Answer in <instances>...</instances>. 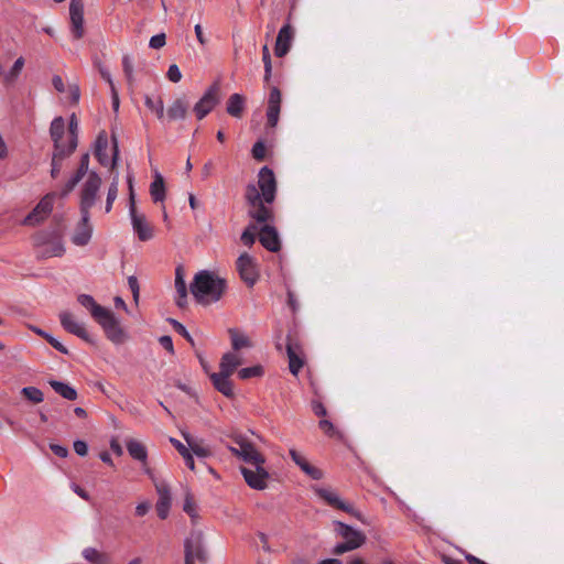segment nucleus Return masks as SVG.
Instances as JSON below:
<instances>
[{
  "instance_id": "obj_27",
  "label": "nucleus",
  "mask_w": 564,
  "mask_h": 564,
  "mask_svg": "<svg viewBox=\"0 0 564 564\" xmlns=\"http://www.w3.org/2000/svg\"><path fill=\"white\" fill-rule=\"evenodd\" d=\"M48 384L57 394L66 400L74 401L78 398L76 389L70 387L68 383L51 379L48 380Z\"/></svg>"
},
{
  "instance_id": "obj_22",
  "label": "nucleus",
  "mask_w": 564,
  "mask_h": 564,
  "mask_svg": "<svg viewBox=\"0 0 564 564\" xmlns=\"http://www.w3.org/2000/svg\"><path fill=\"white\" fill-rule=\"evenodd\" d=\"M209 378L213 382L214 388L224 394L226 398H234V384L232 381L229 379L230 377L224 376L217 372H213L209 375Z\"/></svg>"
},
{
  "instance_id": "obj_31",
  "label": "nucleus",
  "mask_w": 564,
  "mask_h": 564,
  "mask_svg": "<svg viewBox=\"0 0 564 564\" xmlns=\"http://www.w3.org/2000/svg\"><path fill=\"white\" fill-rule=\"evenodd\" d=\"M228 334L230 336L231 347L234 350L252 347L250 338L238 328H229Z\"/></svg>"
},
{
  "instance_id": "obj_20",
  "label": "nucleus",
  "mask_w": 564,
  "mask_h": 564,
  "mask_svg": "<svg viewBox=\"0 0 564 564\" xmlns=\"http://www.w3.org/2000/svg\"><path fill=\"white\" fill-rule=\"evenodd\" d=\"M259 241L269 251L276 252L280 250V239L276 229L270 225H264L260 229Z\"/></svg>"
},
{
  "instance_id": "obj_10",
  "label": "nucleus",
  "mask_w": 564,
  "mask_h": 564,
  "mask_svg": "<svg viewBox=\"0 0 564 564\" xmlns=\"http://www.w3.org/2000/svg\"><path fill=\"white\" fill-rule=\"evenodd\" d=\"M56 193H47L32 212L23 219L22 224L25 226H36L42 223L53 210V204Z\"/></svg>"
},
{
  "instance_id": "obj_63",
  "label": "nucleus",
  "mask_w": 564,
  "mask_h": 564,
  "mask_svg": "<svg viewBox=\"0 0 564 564\" xmlns=\"http://www.w3.org/2000/svg\"><path fill=\"white\" fill-rule=\"evenodd\" d=\"M312 411L314 412V414L316 416H321V417L326 416V414H327V410L324 406V404L321 401H316V400H314L312 402Z\"/></svg>"
},
{
  "instance_id": "obj_48",
  "label": "nucleus",
  "mask_w": 564,
  "mask_h": 564,
  "mask_svg": "<svg viewBox=\"0 0 564 564\" xmlns=\"http://www.w3.org/2000/svg\"><path fill=\"white\" fill-rule=\"evenodd\" d=\"M359 549V543H355L352 541H344V542H340V543H337L333 550H332V553L334 555H343L344 553H347V552H350V551H354V550H357Z\"/></svg>"
},
{
  "instance_id": "obj_56",
  "label": "nucleus",
  "mask_w": 564,
  "mask_h": 564,
  "mask_svg": "<svg viewBox=\"0 0 564 564\" xmlns=\"http://www.w3.org/2000/svg\"><path fill=\"white\" fill-rule=\"evenodd\" d=\"M128 284H129V288H130V290L132 292L134 302L138 303L139 294H140V285H139L137 276L130 275L128 278Z\"/></svg>"
},
{
  "instance_id": "obj_36",
  "label": "nucleus",
  "mask_w": 564,
  "mask_h": 564,
  "mask_svg": "<svg viewBox=\"0 0 564 564\" xmlns=\"http://www.w3.org/2000/svg\"><path fill=\"white\" fill-rule=\"evenodd\" d=\"M89 173L87 169L78 165L75 174L67 181L63 189L61 191V197H66L73 189L76 187V185L83 180V177Z\"/></svg>"
},
{
  "instance_id": "obj_51",
  "label": "nucleus",
  "mask_w": 564,
  "mask_h": 564,
  "mask_svg": "<svg viewBox=\"0 0 564 564\" xmlns=\"http://www.w3.org/2000/svg\"><path fill=\"white\" fill-rule=\"evenodd\" d=\"M254 230H256V227L250 226L249 228L245 229L243 232L241 234L240 239L245 246L251 247L254 243V241H256Z\"/></svg>"
},
{
  "instance_id": "obj_9",
  "label": "nucleus",
  "mask_w": 564,
  "mask_h": 564,
  "mask_svg": "<svg viewBox=\"0 0 564 564\" xmlns=\"http://www.w3.org/2000/svg\"><path fill=\"white\" fill-rule=\"evenodd\" d=\"M235 443L239 448L229 446V451L243 462L252 465L264 464V457L257 451L254 445L242 436L235 437Z\"/></svg>"
},
{
  "instance_id": "obj_23",
  "label": "nucleus",
  "mask_w": 564,
  "mask_h": 564,
  "mask_svg": "<svg viewBox=\"0 0 564 564\" xmlns=\"http://www.w3.org/2000/svg\"><path fill=\"white\" fill-rule=\"evenodd\" d=\"M188 111V102L185 97L176 98L173 104L167 108L166 116L170 121L183 120L186 118Z\"/></svg>"
},
{
  "instance_id": "obj_33",
  "label": "nucleus",
  "mask_w": 564,
  "mask_h": 564,
  "mask_svg": "<svg viewBox=\"0 0 564 564\" xmlns=\"http://www.w3.org/2000/svg\"><path fill=\"white\" fill-rule=\"evenodd\" d=\"M150 194L154 203L163 202L165 199V183L160 173H156L153 182L150 185Z\"/></svg>"
},
{
  "instance_id": "obj_41",
  "label": "nucleus",
  "mask_w": 564,
  "mask_h": 564,
  "mask_svg": "<svg viewBox=\"0 0 564 564\" xmlns=\"http://www.w3.org/2000/svg\"><path fill=\"white\" fill-rule=\"evenodd\" d=\"M166 322L173 327V329L180 334L182 337L185 338V340L191 345V346H195V340L194 338L192 337V335L187 332L186 327L180 323L178 321L172 318V317H169L166 319Z\"/></svg>"
},
{
  "instance_id": "obj_24",
  "label": "nucleus",
  "mask_w": 564,
  "mask_h": 564,
  "mask_svg": "<svg viewBox=\"0 0 564 564\" xmlns=\"http://www.w3.org/2000/svg\"><path fill=\"white\" fill-rule=\"evenodd\" d=\"M77 301L83 307L90 312V315L95 321H97L101 316V314H104L105 311L107 310V307H104L100 304H98L95 301V299L89 294H79L77 296Z\"/></svg>"
},
{
  "instance_id": "obj_62",
  "label": "nucleus",
  "mask_w": 564,
  "mask_h": 564,
  "mask_svg": "<svg viewBox=\"0 0 564 564\" xmlns=\"http://www.w3.org/2000/svg\"><path fill=\"white\" fill-rule=\"evenodd\" d=\"M68 90H69L70 101L73 104L77 105L78 101H79V98H80L79 86L77 84H69L68 85Z\"/></svg>"
},
{
  "instance_id": "obj_8",
  "label": "nucleus",
  "mask_w": 564,
  "mask_h": 564,
  "mask_svg": "<svg viewBox=\"0 0 564 564\" xmlns=\"http://www.w3.org/2000/svg\"><path fill=\"white\" fill-rule=\"evenodd\" d=\"M219 83L215 82L196 102L194 112L198 120L204 119L219 104Z\"/></svg>"
},
{
  "instance_id": "obj_57",
  "label": "nucleus",
  "mask_w": 564,
  "mask_h": 564,
  "mask_svg": "<svg viewBox=\"0 0 564 564\" xmlns=\"http://www.w3.org/2000/svg\"><path fill=\"white\" fill-rule=\"evenodd\" d=\"M318 426L327 436L333 437L336 433L334 424L326 419L321 420Z\"/></svg>"
},
{
  "instance_id": "obj_43",
  "label": "nucleus",
  "mask_w": 564,
  "mask_h": 564,
  "mask_svg": "<svg viewBox=\"0 0 564 564\" xmlns=\"http://www.w3.org/2000/svg\"><path fill=\"white\" fill-rule=\"evenodd\" d=\"M189 539L193 542V561L196 558L202 563H206L207 555L202 544L200 533L196 535L195 540H193L192 538Z\"/></svg>"
},
{
  "instance_id": "obj_28",
  "label": "nucleus",
  "mask_w": 564,
  "mask_h": 564,
  "mask_svg": "<svg viewBox=\"0 0 564 564\" xmlns=\"http://www.w3.org/2000/svg\"><path fill=\"white\" fill-rule=\"evenodd\" d=\"M108 148V138L105 131H101L95 141V156L97 161L106 166L108 165V155L106 153V150Z\"/></svg>"
},
{
  "instance_id": "obj_53",
  "label": "nucleus",
  "mask_w": 564,
  "mask_h": 564,
  "mask_svg": "<svg viewBox=\"0 0 564 564\" xmlns=\"http://www.w3.org/2000/svg\"><path fill=\"white\" fill-rule=\"evenodd\" d=\"M122 67L128 83L131 84L133 82V66L129 55L122 57Z\"/></svg>"
},
{
  "instance_id": "obj_13",
  "label": "nucleus",
  "mask_w": 564,
  "mask_h": 564,
  "mask_svg": "<svg viewBox=\"0 0 564 564\" xmlns=\"http://www.w3.org/2000/svg\"><path fill=\"white\" fill-rule=\"evenodd\" d=\"M256 470L247 467H240V471L248 486L256 490H262L267 487L269 473L263 468V464L254 465Z\"/></svg>"
},
{
  "instance_id": "obj_60",
  "label": "nucleus",
  "mask_w": 564,
  "mask_h": 564,
  "mask_svg": "<svg viewBox=\"0 0 564 564\" xmlns=\"http://www.w3.org/2000/svg\"><path fill=\"white\" fill-rule=\"evenodd\" d=\"M160 345L167 350L171 355H174V346L172 337L169 335H163L159 338Z\"/></svg>"
},
{
  "instance_id": "obj_14",
  "label": "nucleus",
  "mask_w": 564,
  "mask_h": 564,
  "mask_svg": "<svg viewBox=\"0 0 564 564\" xmlns=\"http://www.w3.org/2000/svg\"><path fill=\"white\" fill-rule=\"evenodd\" d=\"M290 456L291 459L294 462V464L311 479L319 480L324 477V473L318 467L313 466L305 455H303L301 452L291 448L290 449Z\"/></svg>"
},
{
  "instance_id": "obj_19",
  "label": "nucleus",
  "mask_w": 564,
  "mask_h": 564,
  "mask_svg": "<svg viewBox=\"0 0 564 564\" xmlns=\"http://www.w3.org/2000/svg\"><path fill=\"white\" fill-rule=\"evenodd\" d=\"M334 525L336 533L339 536H341L345 541H352L355 543H359V547L366 543L367 538L361 531L356 530L341 521H335Z\"/></svg>"
},
{
  "instance_id": "obj_50",
  "label": "nucleus",
  "mask_w": 564,
  "mask_h": 564,
  "mask_svg": "<svg viewBox=\"0 0 564 564\" xmlns=\"http://www.w3.org/2000/svg\"><path fill=\"white\" fill-rule=\"evenodd\" d=\"M265 144H264V141L263 140H258L253 147H252V150H251V154H252V158L256 160V161H263L265 159Z\"/></svg>"
},
{
  "instance_id": "obj_59",
  "label": "nucleus",
  "mask_w": 564,
  "mask_h": 564,
  "mask_svg": "<svg viewBox=\"0 0 564 564\" xmlns=\"http://www.w3.org/2000/svg\"><path fill=\"white\" fill-rule=\"evenodd\" d=\"M112 142V160H111V170H115L119 160V144L118 139L115 134L111 135Z\"/></svg>"
},
{
  "instance_id": "obj_18",
  "label": "nucleus",
  "mask_w": 564,
  "mask_h": 564,
  "mask_svg": "<svg viewBox=\"0 0 564 564\" xmlns=\"http://www.w3.org/2000/svg\"><path fill=\"white\" fill-rule=\"evenodd\" d=\"M90 214H80V221L77 224L76 231L72 238L73 243L76 246H85L91 238L93 227L89 224Z\"/></svg>"
},
{
  "instance_id": "obj_61",
  "label": "nucleus",
  "mask_w": 564,
  "mask_h": 564,
  "mask_svg": "<svg viewBox=\"0 0 564 564\" xmlns=\"http://www.w3.org/2000/svg\"><path fill=\"white\" fill-rule=\"evenodd\" d=\"M74 451L77 455L84 457L88 453V445L85 441L77 440L73 444Z\"/></svg>"
},
{
  "instance_id": "obj_55",
  "label": "nucleus",
  "mask_w": 564,
  "mask_h": 564,
  "mask_svg": "<svg viewBox=\"0 0 564 564\" xmlns=\"http://www.w3.org/2000/svg\"><path fill=\"white\" fill-rule=\"evenodd\" d=\"M166 76L172 83H178L182 79V73L176 64L170 65Z\"/></svg>"
},
{
  "instance_id": "obj_49",
  "label": "nucleus",
  "mask_w": 564,
  "mask_h": 564,
  "mask_svg": "<svg viewBox=\"0 0 564 564\" xmlns=\"http://www.w3.org/2000/svg\"><path fill=\"white\" fill-rule=\"evenodd\" d=\"M262 61L264 64V78L263 79L268 84L270 82L271 74H272V63H271L269 47L267 44H264L262 47Z\"/></svg>"
},
{
  "instance_id": "obj_17",
  "label": "nucleus",
  "mask_w": 564,
  "mask_h": 564,
  "mask_svg": "<svg viewBox=\"0 0 564 564\" xmlns=\"http://www.w3.org/2000/svg\"><path fill=\"white\" fill-rule=\"evenodd\" d=\"M155 489L159 495V499L155 505L158 517L162 520L166 519L171 508V491L170 487L165 482L155 484Z\"/></svg>"
},
{
  "instance_id": "obj_58",
  "label": "nucleus",
  "mask_w": 564,
  "mask_h": 564,
  "mask_svg": "<svg viewBox=\"0 0 564 564\" xmlns=\"http://www.w3.org/2000/svg\"><path fill=\"white\" fill-rule=\"evenodd\" d=\"M184 560L185 564H194L193 562V542L191 539H186L184 542Z\"/></svg>"
},
{
  "instance_id": "obj_32",
  "label": "nucleus",
  "mask_w": 564,
  "mask_h": 564,
  "mask_svg": "<svg viewBox=\"0 0 564 564\" xmlns=\"http://www.w3.org/2000/svg\"><path fill=\"white\" fill-rule=\"evenodd\" d=\"M245 97L240 94H232L228 101L226 111L235 118H241L243 115Z\"/></svg>"
},
{
  "instance_id": "obj_35",
  "label": "nucleus",
  "mask_w": 564,
  "mask_h": 564,
  "mask_svg": "<svg viewBox=\"0 0 564 564\" xmlns=\"http://www.w3.org/2000/svg\"><path fill=\"white\" fill-rule=\"evenodd\" d=\"M68 144L67 149L75 152L78 145V120L75 113H72L68 121Z\"/></svg>"
},
{
  "instance_id": "obj_46",
  "label": "nucleus",
  "mask_w": 564,
  "mask_h": 564,
  "mask_svg": "<svg viewBox=\"0 0 564 564\" xmlns=\"http://www.w3.org/2000/svg\"><path fill=\"white\" fill-rule=\"evenodd\" d=\"M175 289L177 292V295H181V297H187V288L186 283L183 276V268L177 267L175 272Z\"/></svg>"
},
{
  "instance_id": "obj_3",
  "label": "nucleus",
  "mask_w": 564,
  "mask_h": 564,
  "mask_svg": "<svg viewBox=\"0 0 564 564\" xmlns=\"http://www.w3.org/2000/svg\"><path fill=\"white\" fill-rule=\"evenodd\" d=\"M127 183H128V187H129V213H130L133 230L135 231L139 240H141V241L151 240L153 238L152 226L147 221V218L143 214L137 213L135 195H134V189H133V176L132 175H128Z\"/></svg>"
},
{
  "instance_id": "obj_40",
  "label": "nucleus",
  "mask_w": 564,
  "mask_h": 564,
  "mask_svg": "<svg viewBox=\"0 0 564 564\" xmlns=\"http://www.w3.org/2000/svg\"><path fill=\"white\" fill-rule=\"evenodd\" d=\"M21 394L32 403H41L44 400L43 392L36 387H24Z\"/></svg>"
},
{
  "instance_id": "obj_5",
  "label": "nucleus",
  "mask_w": 564,
  "mask_h": 564,
  "mask_svg": "<svg viewBox=\"0 0 564 564\" xmlns=\"http://www.w3.org/2000/svg\"><path fill=\"white\" fill-rule=\"evenodd\" d=\"M101 177L96 171H90L80 191L79 210L86 214L95 205L97 193L101 186Z\"/></svg>"
},
{
  "instance_id": "obj_45",
  "label": "nucleus",
  "mask_w": 564,
  "mask_h": 564,
  "mask_svg": "<svg viewBox=\"0 0 564 564\" xmlns=\"http://www.w3.org/2000/svg\"><path fill=\"white\" fill-rule=\"evenodd\" d=\"M145 106L153 111L159 119H162L164 117V105L163 100L159 98L156 101H154L150 96H145Z\"/></svg>"
},
{
  "instance_id": "obj_39",
  "label": "nucleus",
  "mask_w": 564,
  "mask_h": 564,
  "mask_svg": "<svg viewBox=\"0 0 564 564\" xmlns=\"http://www.w3.org/2000/svg\"><path fill=\"white\" fill-rule=\"evenodd\" d=\"M183 510L191 517L193 522L198 518L197 506L194 496L189 490H186L185 492Z\"/></svg>"
},
{
  "instance_id": "obj_64",
  "label": "nucleus",
  "mask_w": 564,
  "mask_h": 564,
  "mask_svg": "<svg viewBox=\"0 0 564 564\" xmlns=\"http://www.w3.org/2000/svg\"><path fill=\"white\" fill-rule=\"evenodd\" d=\"M51 451L58 457L65 458L68 455V449L65 446L58 444H50Z\"/></svg>"
},
{
  "instance_id": "obj_29",
  "label": "nucleus",
  "mask_w": 564,
  "mask_h": 564,
  "mask_svg": "<svg viewBox=\"0 0 564 564\" xmlns=\"http://www.w3.org/2000/svg\"><path fill=\"white\" fill-rule=\"evenodd\" d=\"M83 557L91 564H111V556L95 547H86L83 551Z\"/></svg>"
},
{
  "instance_id": "obj_52",
  "label": "nucleus",
  "mask_w": 564,
  "mask_h": 564,
  "mask_svg": "<svg viewBox=\"0 0 564 564\" xmlns=\"http://www.w3.org/2000/svg\"><path fill=\"white\" fill-rule=\"evenodd\" d=\"M294 29L290 24H284V56L289 53L294 39Z\"/></svg>"
},
{
  "instance_id": "obj_4",
  "label": "nucleus",
  "mask_w": 564,
  "mask_h": 564,
  "mask_svg": "<svg viewBox=\"0 0 564 564\" xmlns=\"http://www.w3.org/2000/svg\"><path fill=\"white\" fill-rule=\"evenodd\" d=\"M102 328L107 339L116 345L123 344L128 339V335L116 317L115 313L107 308L101 316L95 321Z\"/></svg>"
},
{
  "instance_id": "obj_16",
  "label": "nucleus",
  "mask_w": 564,
  "mask_h": 564,
  "mask_svg": "<svg viewBox=\"0 0 564 564\" xmlns=\"http://www.w3.org/2000/svg\"><path fill=\"white\" fill-rule=\"evenodd\" d=\"M289 358V370L293 376H297L306 362L305 354L300 345L289 343L285 346Z\"/></svg>"
},
{
  "instance_id": "obj_12",
  "label": "nucleus",
  "mask_w": 564,
  "mask_h": 564,
  "mask_svg": "<svg viewBox=\"0 0 564 564\" xmlns=\"http://www.w3.org/2000/svg\"><path fill=\"white\" fill-rule=\"evenodd\" d=\"M59 322L62 327L69 334H73L80 339L85 340L86 343L93 344L94 340L91 339L89 333L85 328V326L80 323H78L75 319V316L68 312L63 311L59 313Z\"/></svg>"
},
{
  "instance_id": "obj_21",
  "label": "nucleus",
  "mask_w": 564,
  "mask_h": 564,
  "mask_svg": "<svg viewBox=\"0 0 564 564\" xmlns=\"http://www.w3.org/2000/svg\"><path fill=\"white\" fill-rule=\"evenodd\" d=\"M65 133V121L63 117H56L51 122L50 135L53 141L54 150H67L62 143L63 135Z\"/></svg>"
},
{
  "instance_id": "obj_1",
  "label": "nucleus",
  "mask_w": 564,
  "mask_h": 564,
  "mask_svg": "<svg viewBox=\"0 0 564 564\" xmlns=\"http://www.w3.org/2000/svg\"><path fill=\"white\" fill-rule=\"evenodd\" d=\"M276 180L273 171L263 166L258 174V186L248 184L245 197L251 207L248 212L249 216L258 223H267L272 220L273 214L271 208L265 204H271L275 199Z\"/></svg>"
},
{
  "instance_id": "obj_30",
  "label": "nucleus",
  "mask_w": 564,
  "mask_h": 564,
  "mask_svg": "<svg viewBox=\"0 0 564 564\" xmlns=\"http://www.w3.org/2000/svg\"><path fill=\"white\" fill-rule=\"evenodd\" d=\"M240 364L241 360L236 355L226 352L221 357L218 373L230 377Z\"/></svg>"
},
{
  "instance_id": "obj_15",
  "label": "nucleus",
  "mask_w": 564,
  "mask_h": 564,
  "mask_svg": "<svg viewBox=\"0 0 564 564\" xmlns=\"http://www.w3.org/2000/svg\"><path fill=\"white\" fill-rule=\"evenodd\" d=\"M281 91L279 87H272L267 110V129L276 127L280 117Z\"/></svg>"
},
{
  "instance_id": "obj_6",
  "label": "nucleus",
  "mask_w": 564,
  "mask_h": 564,
  "mask_svg": "<svg viewBox=\"0 0 564 564\" xmlns=\"http://www.w3.org/2000/svg\"><path fill=\"white\" fill-rule=\"evenodd\" d=\"M313 490L316 494V496L324 500L328 506L347 512L355 517L356 519L360 520L361 522H365V520L362 519V514L359 511H357L350 503L343 501L335 491L317 486H314Z\"/></svg>"
},
{
  "instance_id": "obj_7",
  "label": "nucleus",
  "mask_w": 564,
  "mask_h": 564,
  "mask_svg": "<svg viewBox=\"0 0 564 564\" xmlns=\"http://www.w3.org/2000/svg\"><path fill=\"white\" fill-rule=\"evenodd\" d=\"M236 269L240 279L248 288H252L259 280V271L256 260L247 252H242L238 257L236 261Z\"/></svg>"
},
{
  "instance_id": "obj_38",
  "label": "nucleus",
  "mask_w": 564,
  "mask_h": 564,
  "mask_svg": "<svg viewBox=\"0 0 564 564\" xmlns=\"http://www.w3.org/2000/svg\"><path fill=\"white\" fill-rule=\"evenodd\" d=\"M32 329L37 335L43 337L52 347H54L59 352H62L64 355H68L69 354L68 349L58 339L53 337L51 334H48L45 330H43L41 328H37V327H33Z\"/></svg>"
},
{
  "instance_id": "obj_25",
  "label": "nucleus",
  "mask_w": 564,
  "mask_h": 564,
  "mask_svg": "<svg viewBox=\"0 0 564 564\" xmlns=\"http://www.w3.org/2000/svg\"><path fill=\"white\" fill-rule=\"evenodd\" d=\"M127 451L129 455L135 459L142 463L144 466L148 463V451L147 447L137 440H129L127 442Z\"/></svg>"
},
{
  "instance_id": "obj_47",
  "label": "nucleus",
  "mask_w": 564,
  "mask_h": 564,
  "mask_svg": "<svg viewBox=\"0 0 564 564\" xmlns=\"http://www.w3.org/2000/svg\"><path fill=\"white\" fill-rule=\"evenodd\" d=\"M263 375V368L260 365L242 368L238 371V377L242 380H247L253 377H261Z\"/></svg>"
},
{
  "instance_id": "obj_26",
  "label": "nucleus",
  "mask_w": 564,
  "mask_h": 564,
  "mask_svg": "<svg viewBox=\"0 0 564 564\" xmlns=\"http://www.w3.org/2000/svg\"><path fill=\"white\" fill-rule=\"evenodd\" d=\"M182 436L186 441L189 451L197 457H209L213 452L209 447L203 446L202 441L194 438L188 432H182Z\"/></svg>"
},
{
  "instance_id": "obj_34",
  "label": "nucleus",
  "mask_w": 564,
  "mask_h": 564,
  "mask_svg": "<svg viewBox=\"0 0 564 564\" xmlns=\"http://www.w3.org/2000/svg\"><path fill=\"white\" fill-rule=\"evenodd\" d=\"M74 152H70L69 149L67 150H54L52 154V169H51V176L52 178H57L61 169H62V161L68 156H70Z\"/></svg>"
},
{
  "instance_id": "obj_2",
  "label": "nucleus",
  "mask_w": 564,
  "mask_h": 564,
  "mask_svg": "<svg viewBox=\"0 0 564 564\" xmlns=\"http://www.w3.org/2000/svg\"><path fill=\"white\" fill-rule=\"evenodd\" d=\"M189 289L197 303L208 305L221 299L227 282L214 272L202 270L195 274Z\"/></svg>"
},
{
  "instance_id": "obj_44",
  "label": "nucleus",
  "mask_w": 564,
  "mask_h": 564,
  "mask_svg": "<svg viewBox=\"0 0 564 564\" xmlns=\"http://www.w3.org/2000/svg\"><path fill=\"white\" fill-rule=\"evenodd\" d=\"M118 174L113 177L112 182L109 185L108 193H107V199H106V213H109L112 208V204L117 198L118 195Z\"/></svg>"
},
{
  "instance_id": "obj_11",
  "label": "nucleus",
  "mask_w": 564,
  "mask_h": 564,
  "mask_svg": "<svg viewBox=\"0 0 564 564\" xmlns=\"http://www.w3.org/2000/svg\"><path fill=\"white\" fill-rule=\"evenodd\" d=\"M70 32L74 40H80L85 34L84 29V0H70L69 2Z\"/></svg>"
},
{
  "instance_id": "obj_42",
  "label": "nucleus",
  "mask_w": 564,
  "mask_h": 564,
  "mask_svg": "<svg viewBox=\"0 0 564 564\" xmlns=\"http://www.w3.org/2000/svg\"><path fill=\"white\" fill-rule=\"evenodd\" d=\"M24 63H25V61L22 56H20L14 62L11 69L9 70V73L3 76V80L6 84L13 83L19 77V75L24 66Z\"/></svg>"
},
{
  "instance_id": "obj_54",
  "label": "nucleus",
  "mask_w": 564,
  "mask_h": 564,
  "mask_svg": "<svg viewBox=\"0 0 564 564\" xmlns=\"http://www.w3.org/2000/svg\"><path fill=\"white\" fill-rule=\"evenodd\" d=\"M165 44H166L165 33H160V34L153 35L149 42V46L154 50L162 48Z\"/></svg>"
},
{
  "instance_id": "obj_37",
  "label": "nucleus",
  "mask_w": 564,
  "mask_h": 564,
  "mask_svg": "<svg viewBox=\"0 0 564 564\" xmlns=\"http://www.w3.org/2000/svg\"><path fill=\"white\" fill-rule=\"evenodd\" d=\"M65 248L61 241L53 242L48 246L41 248L37 252L39 259H47L51 257H62Z\"/></svg>"
}]
</instances>
